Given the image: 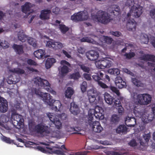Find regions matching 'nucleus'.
I'll return each mask as SVG.
<instances>
[{
  "label": "nucleus",
  "instance_id": "f257e3e1",
  "mask_svg": "<svg viewBox=\"0 0 155 155\" xmlns=\"http://www.w3.org/2000/svg\"><path fill=\"white\" fill-rule=\"evenodd\" d=\"M120 13V7L117 5H113L108 8L107 13L102 11H98L97 13V15L94 16V18L98 22L106 24L111 20L110 16H117Z\"/></svg>",
  "mask_w": 155,
  "mask_h": 155
},
{
  "label": "nucleus",
  "instance_id": "f03ea898",
  "mask_svg": "<svg viewBox=\"0 0 155 155\" xmlns=\"http://www.w3.org/2000/svg\"><path fill=\"white\" fill-rule=\"evenodd\" d=\"M133 98L134 99L137 97L136 100L138 103L140 105H147L150 104L151 101L150 95L148 94H137L136 93H133Z\"/></svg>",
  "mask_w": 155,
  "mask_h": 155
},
{
  "label": "nucleus",
  "instance_id": "7ed1b4c3",
  "mask_svg": "<svg viewBox=\"0 0 155 155\" xmlns=\"http://www.w3.org/2000/svg\"><path fill=\"white\" fill-rule=\"evenodd\" d=\"M11 118L12 124L16 128H20L23 124L24 120L22 116L16 113H13L12 114Z\"/></svg>",
  "mask_w": 155,
  "mask_h": 155
},
{
  "label": "nucleus",
  "instance_id": "20e7f679",
  "mask_svg": "<svg viewBox=\"0 0 155 155\" xmlns=\"http://www.w3.org/2000/svg\"><path fill=\"white\" fill-rule=\"evenodd\" d=\"M35 129L36 132L40 134L41 136L44 137L46 134L50 133V128L45 124L40 123L36 125Z\"/></svg>",
  "mask_w": 155,
  "mask_h": 155
},
{
  "label": "nucleus",
  "instance_id": "39448f33",
  "mask_svg": "<svg viewBox=\"0 0 155 155\" xmlns=\"http://www.w3.org/2000/svg\"><path fill=\"white\" fill-rule=\"evenodd\" d=\"M103 110L101 107H98V108L96 107V109L94 110V114L91 113L88 114V122L90 125V123L92 124L93 122L92 121L94 116L97 118L99 119H102L104 118L103 114Z\"/></svg>",
  "mask_w": 155,
  "mask_h": 155
},
{
  "label": "nucleus",
  "instance_id": "423d86ee",
  "mask_svg": "<svg viewBox=\"0 0 155 155\" xmlns=\"http://www.w3.org/2000/svg\"><path fill=\"white\" fill-rule=\"evenodd\" d=\"M104 97L106 103L109 105L113 104L114 106H119L120 101L118 99L114 97L107 92L104 94Z\"/></svg>",
  "mask_w": 155,
  "mask_h": 155
},
{
  "label": "nucleus",
  "instance_id": "0eeeda50",
  "mask_svg": "<svg viewBox=\"0 0 155 155\" xmlns=\"http://www.w3.org/2000/svg\"><path fill=\"white\" fill-rule=\"evenodd\" d=\"M143 8L139 5L138 7H132L130 10V12L128 13L127 16L128 17H130L132 15L135 18L139 17L143 12Z\"/></svg>",
  "mask_w": 155,
  "mask_h": 155
},
{
  "label": "nucleus",
  "instance_id": "6e6552de",
  "mask_svg": "<svg viewBox=\"0 0 155 155\" xmlns=\"http://www.w3.org/2000/svg\"><path fill=\"white\" fill-rule=\"evenodd\" d=\"M150 136V133L149 132L147 134H145L143 135V138L144 141L143 139L141 138L139 139V143L140 144V147L139 148L144 150L147 149Z\"/></svg>",
  "mask_w": 155,
  "mask_h": 155
},
{
  "label": "nucleus",
  "instance_id": "1a4fd4ad",
  "mask_svg": "<svg viewBox=\"0 0 155 155\" xmlns=\"http://www.w3.org/2000/svg\"><path fill=\"white\" fill-rule=\"evenodd\" d=\"M34 81L35 84L41 86V87H50V84L47 80L42 79L39 77H37L35 78Z\"/></svg>",
  "mask_w": 155,
  "mask_h": 155
},
{
  "label": "nucleus",
  "instance_id": "9d476101",
  "mask_svg": "<svg viewBox=\"0 0 155 155\" xmlns=\"http://www.w3.org/2000/svg\"><path fill=\"white\" fill-rule=\"evenodd\" d=\"M49 120L55 124L56 127L58 129L61 128L62 123L58 118H57L55 114L53 113H49L48 114Z\"/></svg>",
  "mask_w": 155,
  "mask_h": 155
},
{
  "label": "nucleus",
  "instance_id": "9b49d317",
  "mask_svg": "<svg viewBox=\"0 0 155 155\" xmlns=\"http://www.w3.org/2000/svg\"><path fill=\"white\" fill-rule=\"evenodd\" d=\"M92 77L93 79L96 80H101L102 81L107 80L108 81H110L109 77L104 73H103L101 72H99L93 75Z\"/></svg>",
  "mask_w": 155,
  "mask_h": 155
},
{
  "label": "nucleus",
  "instance_id": "f8f14e48",
  "mask_svg": "<svg viewBox=\"0 0 155 155\" xmlns=\"http://www.w3.org/2000/svg\"><path fill=\"white\" fill-rule=\"evenodd\" d=\"M39 96L43 98V100L45 102L47 103L50 106L52 105L54 102V100L52 99V97L49 94L41 92Z\"/></svg>",
  "mask_w": 155,
  "mask_h": 155
},
{
  "label": "nucleus",
  "instance_id": "ddd939ff",
  "mask_svg": "<svg viewBox=\"0 0 155 155\" xmlns=\"http://www.w3.org/2000/svg\"><path fill=\"white\" fill-rule=\"evenodd\" d=\"M86 55L88 59L91 61H94L98 59L99 54L97 51L91 50L87 53Z\"/></svg>",
  "mask_w": 155,
  "mask_h": 155
},
{
  "label": "nucleus",
  "instance_id": "4468645a",
  "mask_svg": "<svg viewBox=\"0 0 155 155\" xmlns=\"http://www.w3.org/2000/svg\"><path fill=\"white\" fill-rule=\"evenodd\" d=\"M61 63L63 65L61 71V75L63 76L68 72L69 68L68 67H70L71 65L69 63L65 60L61 61Z\"/></svg>",
  "mask_w": 155,
  "mask_h": 155
},
{
  "label": "nucleus",
  "instance_id": "2eb2a0df",
  "mask_svg": "<svg viewBox=\"0 0 155 155\" xmlns=\"http://www.w3.org/2000/svg\"><path fill=\"white\" fill-rule=\"evenodd\" d=\"M32 5H31L30 3L26 2L24 5L21 6L22 11L26 15L27 14V17L33 12V10L30 11L31 8L32 6Z\"/></svg>",
  "mask_w": 155,
  "mask_h": 155
},
{
  "label": "nucleus",
  "instance_id": "dca6fc26",
  "mask_svg": "<svg viewBox=\"0 0 155 155\" xmlns=\"http://www.w3.org/2000/svg\"><path fill=\"white\" fill-rule=\"evenodd\" d=\"M8 109V103L3 97H0V111L5 112Z\"/></svg>",
  "mask_w": 155,
  "mask_h": 155
},
{
  "label": "nucleus",
  "instance_id": "f3484780",
  "mask_svg": "<svg viewBox=\"0 0 155 155\" xmlns=\"http://www.w3.org/2000/svg\"><path fill=\"white\" fill-rule=\"evenodd\" d=\"M90 126L92 127L93 130L96 133H100L103 130V127L98 121H94L92 124L90 123Z\"/></svg>",
  "mask_w": 155,
  "mask_h": 155
},
{
  "label": "nucleus",
  "instance_id": "a211bd4d",
  "mask_svg": "<svg viewBox=\"0 0 155 155\" xmlns=\"http://www.w3.org/2000/svg\"><path fill=\"white\" fill-rule=\"evenodd\" d=\"M125 122L126 125L130 127L134 126L136 123V120L135 117H127L125 119Z\"/></svg>",
  "mask_w": 155,
  "mask_h": 155
},
{
  "label": "nucleus",
  "instance_id": "6ab92c4d",
  "mask_svg": "<svg viewBox=\"0 0 155 155\" xmlns=\"http://www.w3.org/2000/svg\"><path fill=\"white\" fill-rule=\"evenodd\" d=\"M51 11L49 9H44L41 11L40 18L42 20H48L50 18Z\"/></svg>",
  "mask_w": 155,
  "mask_h": 155
},
{
  "label": "nucleus",
  "instance_id": "aec40b11",
  "mask_svg": "<svg viewBox=\"0 0 155 155\" xmlns=\"http://www.w3.org/2000/svg\"><path fill=\"white\" fill-rule=\"evenodd\" d=\"M88 97L89 102L92 104H96L98 102L99 97L96 93H93L91 94H89Z\"/></svg>",
  "mask_w": 155,
  "mask_h": 155
},
{
  "label": "nucleus",
  "instance_id": "412c9836",
  "mask_svg": "<svg viewBox=\"0 0 155 155\" xmlns=\"http://www.w3.org/2000/svg\"><path fill=\"white\" fill-rule=\"evenodd\" d=\"M115 84L119 88L121 89L126 87V82L123 81L120 77H117L115 78Z\"/></svg>",
  "mask_w": 155,
  "mask_h": 155
},
{
  "label": "nucleus",
  "instance_id": "4be33fe9",
  "mask_svg": "<svg viewBox=\"0 0 155 155\" xmlns=\"http://www.w3.org/2000/svg\"><path fill=\"white\" fill-rule=\"evenodd\" d=\"M136 23L133 19L128 20L127 23V28L129 31H133L136 30Z\"/></svg>",
  "mask_w": 155,
  "mask_h": 155
},
{
  "label": "nucleus",
  "instance_id": "5701e85b",
  "mask_svg": "<svg viewBox=\"0 0 155 155\" xmlns=\"http://www.w3.org/2000/svg\"><path fill=\"white\" fill-rule=\"evenodd\" d=\"M111 62L110 61L107 59L102 60L100 62V64L98 65V68L101 69L108 68L111 65Z\"/></svg>",
  "mask_w": 155,
  "mask_h": 155
},
{
  "label": "nucleus",
  "instance_id": "b1692460",
  "mask_svg": "<svg viewBox=\"0 0 155 155\" xmlns=\"http://www.w3.org/2000/svg\"><path fill=\"white\" fill-rule=\"evenodd\" d=\"M70 111L71 113L74 115H77L79 113V107L75 102H72L71 103Z\"/></svg>",
  "mask_w": 155,
  "mask_h": 155
},
{
  "label": "nucleus",
  "instance_id": "393cba45",
  "mask_svg": "<svg viewBox=\"0 0 155 155\" xmlns=\"http://www.w3.org/2000/svg\"><path fill=\"white\" fill-rule=\"evenodd\" d=\"M34 54L38 59H43L45 57V51L44 50L39 49L35 51Z\"/></svg>",
  "mask_w": 155,
  "mask_h": 155
},
{
  "label": "nucleus",
  "instance_id": "a878e982",
  "mask_svg": "<svg viewBox=\"0 0 155 155\" xmlns=\"http://www.w3.org/2000/svg\"><path fill=\"white\" fill-rule=\"evenodd\" d=\"M81 15V12L74 14L71 16V19L73 21L76 22L82 21V17Z\"/></svg>",
  "mask_w": 155,
  "mask_h": 155
},
{
  "label": "nucleus",
  "instance_id": "bb28decb",
  "mask_svg": "<svg viewBox=\"0 0 155 155\" xmlns=\"http://www.w3.org/2000/svg\"><path fill=\"white\" fill-rule=\"evenodd\" d=\"M47 148H48L50 150L49 153L51 154H56L58 155H65L64 153H66V151H63V150H55L54 149L55 148H49L46 147Z\"/></svg>",
  "mask_w": 155,
  "mask_h": 155
},
{
  "label": "nucleus",
  "instance_id": "cd10ccee",
  "mask_svg": "<svg viewBox=\"0 0 155 155\" xmlns=\"http://www.w3.org/2000/svg\"><path fill=\"white\" fill-rule=\"evenodd\" d=\"M128 144L130 146L133 147L134 149H137L140 150H144L140 149L139 148L140 147V144L137 143L136 141L134 139H132L128 143Z\"/></svg>",
  "mask_w": 155,
  "mask_h": 155
},
{
  "label": "nucleus",
  "instance_id": "c85d7f7f",
  "mask_svg": "<svg viewBox=\"0 0 155 155\" xmlns=\"http://www.w3.org/2000/svg\"><path fill=\"white\" fill-rule=\"evenodd\" d=\"M12 47L16 53L18 54H21L23 52V47L22 45L14 44Z\"/></svg>",
  "mask_w": 155,
  "mask_h": 155
},
{
  "label": "nucleus",
  "instance_id": "c756f323",
  "mask_svg": "<svg viewBox=\"0 0 155 155\" xmlns=\"http://www.w3.org/2000/svg\"><path fill=\"white\" fill-rule=\"evenodd\" d=\"M55 59L53 58H48L46 61L45 67L46 69L50 68L52 65L55 62Z\"/></svg>",
  "mask_w": 155,
  "mask_h": 155
},
{
  "label": "nucleus",
  "instance_id": "7c9ffc66",
  "mask_svg": "<svg viewBox=\"0 0 155 155\" xmlns=\"http://www.w3.org/2000/svg\"><path fill=\"white\" fill-rule=\"evenodd\" d=\"M51 106H52V109L56 111H59L62 106V104L59 101H54Z\"/></svg>",
  "mask_w": 155,
  "mask_h": 155
},
{
  "label": "nucleus",
  "instance_id": "2f4dec72",
  "mask_svg": "<svg viewBox=\"0 0 155 155\" xmlns=\"http://www.w3.org/2000/svg\"><path fill=\"white\" fill-rule=\"evenodd\" d=\"M127 130V128L124 125H120L119 127L116 129V132L118 134H124L126 133Z\"/></svg>",
  "mask_w": 155,
  "mask_h": 155
},
{
  "label": "nucleus",
  "instance_id": "473e14b6",
  "mask_svg": "<svg viewBox=\"0 0 155 155\" xmlns=\"http://www.w3.org/2000/svg\"><path fill=\"white\" fill-rule=\"evenodd\" d=\"M74 91L71 87H68L64 93L65 97L68 98H70L71 96L73 94Z\"/></svg>",
  "mask_w": 155,
  "mask_h": 155
},
{
  "label": "nucleus",
  "instance_id": "72a5a7b5",
  "mask_svg": "<svg viewBox=\"0 0 155 155\" xmlns=\"http://www.w3.org/2000/svg\"><path fill=\"white\" fill-rule=\"evenodd\" d=\"M18 38L19 40L23 42L26 41L27 37V36L24 34L23 31L22 30V32L20 31L18 32Z\"/></svg>",
  "mask_w": 155,
  "mask_h": 155
},
{
  "label": "nucleus",
  "instance_id": "f704fd0d",
  "mask_svg": "<svg viewBox=\"0 0 155 155\" xmlns=\"http://www.w3.org/2000/svg\"><path fill=\"white\" fill-rule=\"evenodd\" d=\"M30 91H29V95H31L33 96L34 94L40 95L41 92L38 89H37L36 88L32 87L31 88V90H29Z\"/></svg>",
  "mask_w": 155,
  "mask_h": 155
},
{
  "label": "nucleus",
  "instance_id": "c9c22d12",
  "mask_svg": "<svg viewBox=\"0 0 155 155\" xmlns=\"http://www.w3.org/2000/svg\"><path fill=\"white\" fill-rule=\"evenodd\" d=\"M131 81L133 84L137 87H143V84L141 81L136 78H132Z\"/></svg>",
  "mask_w": 155,
  "mask_h": 155
},
{
  "label": "nucleus",
  "instance_id": "e433bc0d",
  "mask_svg": "<svg viewBox=\"0 0 155 155\" xmlns=\"http://www.w3.org/2000/svg\"><path fill=\"white\" fill-rule=\"evenodd\" d=\"M27 41L28 43L34 47L35 48L38 47V44L35 39L32 38L30 37L28 39Z\"/></svg>",
  "mask_w": 155,
  "mask_h": 155
},
{
  "label": "nucleus",
  "instance_id": "4c0bfd02",
  "mask_svg": "<svg viewBox=\"0 0 155 155\" xmlns=\"http://www.w3.org/2000/svg\"><path fill=\"white\" fill-rule=\"evenodd\" d=\"M10 71L12 73L17 74H24L25 71L23 69L20 68H15L13 69H11Z\"/></svg>",
  "mask_w": 155,
  "mask_h": 155
},
{
  "label": "nucleus",
  "instance_id": "58836bf2",
  "mask_svg": "<svg viewBox=\"0 0 155 155\" xmlns=\"http://www.w3.org/2000/svg\"><path fill=\"white\" fill-rule=\"evenodd\" d=\"M81 77V75L79 72L73 73L70 75V78L74 80H78Z\"/></svg>",
  "mask_w": 155,
  "mask_h": 155
},
{
  "label": "nucleus",
  "instance_id": "ea45409f",
  "mask_svg": "<svg viewBox=\"0 0 155 155\" xmlns=\"http://www.w3.org/2000/svg\"><path fill=\"white\" fill-rule=\"evenodd\" d=\"M59 26L60 30L63 34H65L69 29L68 27L64 24H59Z\"/></svg>",
  "mask_w": 155,
  "mask_h": 155
},
{
  "label": "nucleus",
  "instance_id": "a19ab883",
  "mask_svg": "<svg viewBox=\"0 0 155 155\" xmlns=\"http://www.w3.org/2000/svg\"><path fill=\"white\" fill-rule=\"evenodd\" d=\"M109 72L111 74L117 75L120 74V71L118 68H111L108 70Z\"/></svg>",
  "mask_w": 155,
  "mask_h": 155
},
{
  "label": "nucleus",
  "instance_id": "79ce46f5",
  "mask_svg": "<svg viewBox=\"0 0 155 155\" xmlns=\"http://www.w3.org/2000/svg\"><path fill=\"white\" fill-rule=\"evenodd\" d=\"M81 15L82 17V21L86 20L88 19L89 15L87 11H84L81 12Z\"/></svg>",
  "mask_w": 155,
  "mask_h": 155
},
{
  "label": "nucleus",
  "instance_id": "37998d69",
  "mask_svg": "<svg viewBox=\"0 0 155 155\" xmlns=\"http://www.w3.org/2000/svg\"><path fill=\"white\" fill-rule=\"evenodd\" d=\"M46 147L44 148L41 146H38L37 147V149L43 153H49L50 150L48 148H47Z\"/></svg>",
  "mask_w": 155,
  "mask_h": 155
},
{
  "label": "nucleus",
  "instance_id": "c03bdc74",
  "mask_svg": "<svg viewBox=\"0 0 155 155\" xmlns=\"http://www.w3.org/2000/svg\"><path fill=\"white\" fill-rule=\"evenodd\" d=\"M120 120L119 117L116 114H113L111 118V121L116 124Z\"/></svg>",
  "mask_w": 155,
  "mask_h": 155
},
{
  "label": "nucleus",
  "instance_id": "a18cd8bd",
  "mask_svg": "<svg viewBox=\"0 0 155 155\" xmlns=\"http://www.w3.org/2000/svg\"><path fill=\"white\" fill-rule=\"evenodd\" d=\"M2 139L3 141H5L6 143L9 144L14 143L16 144L15 142H14V141L13 140L9 138H8L5 136H3L2 137Z\"/></svg>",
  "mask_w": 155,
  "mask_h": 155
},
{
  "label": "nucleus",
  "instance_id": "49530a36",
  "mask_svg": "<svg viewBox=\"0 0 155 155\" xmlns=\"http://www.w3.org/2000/svg\"><path fill=\"white\" fill-rule=\"evenodd\" d=\"M79 66L83 71L89 73L90 71V68L84 64H79Z\"/></svg>",
  "mask_w": 155,
  "mask_h": 155
},
{
  "label": "nucleus",
  "instance_id": "de8ad7c7",
  "mask_svg": "<svg viewBox=\"0 0 155 155\" xmlns=\"http://www.w3.org/2000/svg\"><path fill=\"white\" fill-rule=\"evenodd\" d=\"M93 41V39L88 37H84L81 39V41L82 42H87L90 43H92Z\"/></svg>",
  "mask_w": 155,
  "mask_h": 155
},
{
  "label": "nucleus",
  "instance_id": "09e8293b",
  "mask_svg": "<svg viewBox=\"0 0 155 155\" xmlns=\"http://www.w3.org/2000/svg\"><path fill=\"white\" fill-rule=\"evenodd\" d=\"M55 42L53 40L49 41L47 42L46 46L49 48H52L54 49V48H55L54 45Z\"/></svg>",
  "mask_w": 155,
  "mask_h": 155
},
{
  "label": "nucleus",
  "instance_id": "8fccbe9b",
  "mask_svg": "<svg viewBox=\"0 0 155 155\" xmlns=\"http://www.w3.org/2000/svg\"><path fill=\"white\" fill-rule=\"evenodd\" d=\"M110 35H112L115 37H119L122 36V33L119 31H110Z\"/></svg>",
  "mask_w": 155,
  "mask_h": 155
},
{
  "label": "nucleus",
  "instance_id": "3c124183",
  "mask_svg": "<svg viewBox=\"0 0 155 155\" xmlns=\"http://www.w3.org/2000/svg\"><path fill=\"white\" fill-rule=\"evenodd\" d=\"M124 55V56L126 57V58L130 59L135 56V54L134 52H129L128 53H126Z\"/></svg>",
  "mask_w": 155,
  "mask_h": 155
},
{
  "label": "nucleus",
  "instance_id": "603ef678",
  "mask_svg": "<svg viewBox=\"0 0 155 155\" xmlns=\"http://www.w3.org/2000/svg\"><path fill=\"white\" fill-rule=\"evenodd\" d=\"M109 88L112 91V92L115 93L117 95L119 96L120 93L118 90L115 87L110 86Z\"/></svg>",
  "mask_w": 155,
  "mask_h": 155
},
{
  "label": "nucleus",
  "instance_id": "864d4df0",
  "mask_svg": "<svg viewBox=\"0 0 155 155\" xmlns=\"http://www.w3.org/2000/svg\"><path fill=\"white\" fill-rule=\"evenodd\" d=\"M95 81L97 82L98 84L100 86L103 88H108V87L105 83L102 82V81H100V80L98 81L96 80L95 79H94Z\"/></svg>",
  "mask_w": 155,
  "mask_h": 155
},
{
  "label": "nucleus",
  "instance_id": "5fc2aeb1",
  "mask_svg": "<svg viewBox=\"0 0 155 155\" xmlns=\"http://www.w3.org/2000/svg\"><path fill=\"white\" fill-rule=\"evenodd\" d=\"M104 40L105 42L107 44H110L113 41V39L112 38L106 36L104 37Z\"/></svg>",
  "mask_w": 155,
  "mask_h": 155
},
{
  "label": "nucleus",
  "instance_id": "6e6d98bb",
  "mask_svg": "<svg viewBox=\"0 0 155 155\" xmlns=\"http://www.w3.org/2000/svg\"><path fill=\"white\" fill-rule=\"evenodd\" d=\"M87 87V83L86 81H83L81 85V88L82 92H84L86 91Z\"/></svg>",
  "mask_w": 155,
  "mask_h": 155
},
{
  "label": "nucleus",
  "instance_id": "4d7b16f0",
  "mask_svg": "<svg viewBox=\"0 0 155 155\" xmlns=\"http://www.w3.org/2000/svg\"><path fill=\"white\" fill-rule=\"evenodd\" d=\"M134 0H127L126 2L125 5L127 6H131L132 8L134 6Z\"/></svg>",
  "mask_w": 155,
  "mask_h": 155
},
{
  "label": "nucleus",
  "instance_id": "13d9d810",
  "mask_svg": "<svg viewBox=\"0 0 155 155\" xmlns=\"http://www.w3.org/2000/svg\"><path fill=\"white\" fill-rule=\"evenodd\" d=\"M54 45L55 48H54V49L55 50L61 48L63 47V44L59 42H55Z\"/></svg>",
  "mask_w": 155,
  "mask_h": 155
},
{
  "label": "nucleus",
  "instance_id": "bf43d9fd",
  "mask_svg": "<svg viewBox=\"0 0 155 155\" xmlns=\"http://www.w3.org/2000/svg\"><path fill=\"white\" fill-rule=\"evenodd\" d=\"M9 46V44L6 41L2 40L1 47L4 48H8Z\"/></svg>",
  "mask_w": 155,
  "mask_h": 155
},
{
  "label": "nucleus",
  "instance_id": "052dcab7",
  "mask_svg": "<svg viewBox=\"0 0 155 155\" xmlns=\"http://www.w3.org/2000/svg\"><path fill=\"white\" fill-rule=\"evenodd\" d=\"M134 113L136 117H141L143 114V113L139 110L134 109Z\"/></svg>",
  "mask_w": 155,
  "mask_h": 155
},
{
  "label": "nucleus",
  "instance_id": "680f3d73",
  "mask_svg": "<svg viewBox=\"0 0 155 155\" xmlns=\"http://www.w3.org/2000/svg\"><path fill=\"white\" fill-rule=\"evenodd\" d=\"M27 63L30 65H37V63L34 60L31 59H29L27 60Z\"/></svg>",
  "mask_w": 155,
  "mask_h": 155
},
{
  "label": "nucleus",
  "instance_id": "e2e57ef3",
  "mask_svg": "<svg viewBox=\"0 0 155 155\" xmlns=\"http://www.w3.org/2000/svg\"><path fill=\"white\" fill-rule=\"evenodd\" d=\"M83 76L85 79L87 81H90L91 79V76L90 74L85 73L84 74Z\"/></svg>",
  "mask_w": 155,
  "mask_h": 155
},
{
  "label": "nucleus",
  "instance_id": "0e129e2a",
  "mask_svg": "<svg viewBox=\"0 0 155 155\" xmlns=\"http://www.w3.org/2000/svg\"><path fill=\"white\" fill-rule=\"evenodd\" d=\"M150 15L151 18L155 20V8L151 10L150 11Z\"/></svg>",
  "mask_w": 155,
  "mask_h": 155
},
{
  "label": "nucleus",
  "instance_id": "69168bd1",
  "mask_svg": "<svg viewBox=\"0 0 155 155\" xmlns=\"http://www.w3.org/2000/svg\"><path fill=\"white\" fill-rule=\"evenodd\" d=\"M149 54H145L141 57V59L143 61H149Z\"/></svg>",
  "mask_w": 155,
  "mask_h": 155
},
{
  "label": "nucleus",
  "instance_id": "338daca9",
  "mask_svg": "<svg viewBox=\"0 0 155 155\" xmlns=\"http://www.w3.org/2000/svg\"><path fill=\"white\" fill-rule=\"evenodd\" d=\"M123 71L124 72L131 76H133L134 75V74L133 72H132L131 71L127 68H125L123 69Z\"/></svg>",
  "mask_w": 155,
  "mask_h": 155
},
{
  "label": "nucleus",
  "instance_id": "774afa93",
  "mask_svg": "<svg viewBox=\"0 0 155 155\" xmlns=\"http://www.w3.org/2000/svg\"><path fill=\"white\" fill-rule=\"evenodd\" d=\"M149 61L155 62V56L149 54Z\"/></svg>",
  "mask_w": 155,
  "mask_h": 155
}]
</instances>
